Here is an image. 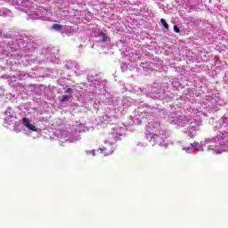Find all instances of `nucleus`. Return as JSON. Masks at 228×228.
<instances>
[{
  "instance_id": "f257e3e1",
  "label": "nucleus",
  "mask_w": 228,
  "mask_h": 228,
  "mask_svg": "<svg viewBox=\"0 0 228 228\" xmlns=\"http://www.w3.org/2000/svg\"><path fill=\"white\" fill-rule=\"evenodd\" d=\"M219 124L221 129H225L226 127L224 133H220L215 137L202 141V144L205 145L207 151L214 154H222V152H227L228 151V118L223 117L219 120Z\"/></svg>"
},
{
  "instance_id": "f03ea898",
  "label": "nucleus",
  "mask_w": 228,
  "mask_h": 228,
  "mask_svg": "<svg viewBox=\"0 0 228 228\" xmlns=\"http://www.w3.org/2000/svg\"><path fill=\"white\" fill-rule=\"evenodd\" d=\"M147 131V139L149 140L151 145H159V147H168V134L165 130H161V125L159 121L156 118H153L151 121L148 122L146 126Z\"/></svg>"
},
{
  "instance_id": "7ed1b4c3",
  "label": "nucleus",
  "mask_w": 228,
  "mask_h": 228,
  "mask_svg": "<svg viewBox=\"0 0 228 228\" xmlns=\"http://www.w3.org/2000/svg\"><path fill=\"white\" fill-rule=\"evenodd\" d=\"M167 120L169 124L173 126H177L178 127H184L187 129L185 133H189L190 138H194L197 136V131L200 129V120L194 119L191 116H176L175 114L168 115Z\"/></svg>"
},
{
  "instance_id": "20e7f679",
  "label": "nucleus",
  "mask_w": 228,
  "mask_h": 228,
  "mask_svg": "<svg viewBox=\"0 0 228 228\" xmlns=\"http://www.w3.org/2000/svg\"><path fill=\"white\" fill-rule=\"evenodd\" d=\"M110 129L111 131L109 134V140L104 142L105 146L98 150V152H100V154H104V156L113 154V151H115V142L120 140V136H123L124 133H126V128L119 126L118 125H113Z\"/></svg>"
},
{
  "instance_id": "39448f33",
  "label": "nucleus",
  "mask_w": 228,
  "mask_h": 228,
  "mask_svg": "<svg viewBox=\"0 0 228 228\" xmlns=\"http://www.w3.org/2000/svg\"><path fill=\"white\" fill-rule=\"evenodd\" d=\"M161 113H163V110L156 107H146V110H144L139 108L134 112L130 118L132 119L133 124L138 126L142 124V120H143V118L152 120L151 117H159Z\"/></svg>"
},
{
  "instance_id": "423d86ee",
  "label": "nucleus",
  "mask_w": 228,
  "mask_h": 228,
  "mask_svg": "<svg viewBox=\"0 0 228 228\" xmlns=\"http://www.w3.org/2000/svg\"><path fill=\"white\" fill-rule=\"evenodd\" d=\"M85 126H83V125H81L80 126H78L77 128H76L75 130H73L72 132H69V131H62L61 133V142L64 143V142H69V143H74V142H77V140H79V133H83L85 132Z\"/></svg>"
},
{
  "instance_id": "0eeeda50",
  "label": "nucleus",
  "mask_w": 228,
  "mask_h": 228,
  "mask_svg": "<svg viewBox=\"0 0 228 228\" xmlns=\"http://www.w3.org/2000/svg\"><path fill=\"white\" fill-rule=\"evenodd\" d=\"M51 15H53L51 11L43 9L40 12H35L28 14V19L32 20H38V19H41V20H51Z\"/></svg>"
},
{
  "instance_id": "6e6552de",
  "label": "nucleus",
  "mask_w": 228,
  "mask_h": 228,
  "mask_svg": "<svg viewBox=\"0 0 228 228\" xmlns=\"http://www.w3.org/2000/svg\"><path fill=\"white\" fill-rule=\"evenodd\" d=\"M191 149H195L198 152H202L206 149V145L202 143V141L200 143L194 142L193 143H191L190 146H183V151L186 152V154H190Z\"/></svg>"
},
{
  "instance_id": "1a4fd4ad",
  "label": "nucleus",
  "mask_w": 228,
  "mask_h": 228,
  "mask_svg": "<svg viewBox=\"0 0 228 228\" xmlns=\"http://www.w3.org/2000/svg\"><path fill=\"white\" fill-rule=\"evenodd\" d=\"M4 122L10 126V124L15 122V119L17 118L15 117V112L12 108H7V110L4 112Z\"/></svg>"
},
{
  "instance_id": "9d476101",
  "label": "nucleus",
  "mask_w": 228,
  "mask_h": 228,
  "mask_svg": "<svg viewBox=\"0 0 228 228\" xmlns=\"http://www.w3.org/2000/svg\"><path fill=\"white\" fill-rule=\"evenodd\" d=\"M165 94V89H159V85H155L151 91V97H153L154 99H159L161 95Z\"/></svg>"
},
{
  "instance_id": "9b49d317",
  "label": "nucleus",
  "mask_w": 228,
  "mask_h": 228,
  "mask_svg": "<svg viewBox=\"0 0 228 228\" xmlns=\"http://www.w3.org/2000/svg\"><path fill=\"white\" fill-rule=\"evenodd\" d=\"M22 124L28 131H38V128H37L35 125L31 124V120L28 118H23Z\"/></svg>"
},
{
  "instance_id": "f8f14e48",
  "label": "nucleus",
  "mask_w": 228,
  "mask_h": 228,
  "mask_svg": "<svg viewBox=\"0 0 228 228\" xmlns=\"http://www.w3.org/2000/svg\"><path fill=\"white\" fill-rule=\"evenodd\" d=\"M19 6H21V8H31V2L28 0H18Z\"/></svg>"
},
{
  "instance_id": "ddd939ff",
  "label": "nucleus",
  "mask_w": 228,
  "mask_h": 228,
  "mask_svg": "<svg viewBox=\"0 0 228 228\" xmlns=\"http://www.w3.org/2000/svg\"><path fill=\"white\" fill-rule=\"evenodd\" d=\"M98 37L100 38V42H102L103 44H106L107 42H110V37L106 36V34L100 32L98 34Z\"/></svg>"
},
{
  "instance_id": "4468645a",
  "label": "nucleus",
  "mask_w": 228,
  "mask_h": 228,
  "mask_svg": "<svg viewBox=\"0 0 228 228\" xmlns=\"http://www.w3.org/2000/svg\"><path fill=\"white\" fill-rule=\"evenodd\" d=\"M12 15V12L8 9H0V17H8Z\"/></svg>"
},
{
  "instance_id": "2eb2a0df",
  "label": "nucleus",
  "mask_w": 228,
  "mask_h": 228,
  "mask_svg": "<svg viewBox=\"0 0 228 228\" xmlns=\"http://www.w3.org/2000/svg\"><path fill=\"white\" fill-rule=\"evenodd\" d=\"M132 102H131V98H124L122 100V106L126 109L128 108V106H131Z\"/></svg>"
},
{
  "instance_id": "dca6fc26",
  "label": "nucleus",
  "mask_w": 228,
  "mask_h": 228,
  "mask_svg": "<svg viewBox=\"0 0 228 228\" xmlns=\"http://www.w3.org/2000/svg\"><path fill=\"white\" fill-rule=\"evenodd\" d=\"M70 97H72L71 95H62L60 99V101L61 102H67L69 101H70Z\"/></svg>"
},
{
  "instance_id": "f3484780",
  "label": "nucleus",
  "mask_w": 228,
  "mask_h": 228,
  "mask_svg": "<svg viewBox=\"0 0 228 228\" xmlns=\"http://www.w3.org/2000/svg\"><path fill=\"white\" fill-rule=\"evenodd\" d=\"M113 113H115V110L111 109L110 114L106 112V114L104 115V118L106 120H108V118H111Z\"/></svg>"
},
{
  "instance_id": "a211bd4d",
  "label": "nucleus",
  "mask_w": 228,
  "mask_h": 228,
  "mask_svg": "<svg viewBox=\"0 0 228 228\" xmlns=\"http://www.w3.org/2000/svg\"><path fill=\"white\" fill-rule=\"evenodd\" d=\"M63 26L60 25V24H53V29H55V31H60L61 29H62Z\"/></svg>"
},
{
  "instance_id": "6ab92c4d",
  "label": "nucleus",
  "mask_w": 228,
  "mask_h": 228,
  "mask_svg": "<svg viewBox=\"0 0 228 228\" xmlns=\"http://www.w3.org/2000/svg\"><path fill=\"white\" fill-rule=\"evenodd\" d=\"M172 85L175 88H179L181 86V84L179 83V81H177V79H175L173 82H172Z\"/></svg>"
},
{
  "instance_id": "aec40b11",
  "label": "nucleus",
  "mask_w": 228,
  "mask_h": 228,
  "mask_svg": "<svg viewBox=\"0 0 228 228\" xmlns=\"http://www.w3.org/2000/svg\"><path fill=\"white\" fill-rule=\"evenodd\" d=\"M160 22H161L162 26H164V28L166 29H168V23H167V20H165V19H161Z\"/></svg>"
},
{
  "instance_id": "412c9836",
  "label": "nucleus",
  "mask_w": 228,
  "mask_h": 228,
  "mask_svg": "<svg viewBox=\"0 0 228 228\" xmlns=\"http://www.w3.org/2000/svg\"><path fill=\"white\" fill-rule=\"evenodd\" d=\"M65 67L68 68L69 69H74V64L72 63V61H68Z\"/></svg>"
},
{
  "instance_id": "4be33fe9",
  "label": "nucleus",
  "mask_w": 228,
  "mask_h": 228,
  "mask_svg": "<svg viewBox=\"0 0 228 228\" xmlns=\"http://www.w3.org/2000/svg\"><path fill=\"white\" fill-rule=\"evenodd\" d=\"M191 113H193L194 115H197V113L202 114V110H200V109H191Z\"/></svg>"
},
{
  "instance_id": "5701e85b",
  "label": "nucleus",
  "mask_w": 228,
  "mask_h": 228,
  "mask_svg": "<svg viewBox=\"0 0 228 228\" xmlns=\"http://www.w3.org/2000/svg\"><path fill=\"white\" fill-rule=\"evenodd\" d=\"M86 154H87L88 156H90V154H92V156H95V150L87 151H86Z\"/></svg>"
},
{
  "instance_id": "b1692460",
  "label": "nucleus",
  "mask_w": 228,
  "mask_h": 228,
  "mask_svg": "<svg viewBox=\"0 0 228 228\" xmlns=\"http://www.w3.org/2000/svg\"><path fill=\"white\" fill-rule=\"evenodd\" d=\"M181 29H179V28L177 26H174V32L175 33H180Z\"/></svg>"
},
{
  "instance_id": "393cba45",
  "label": "nucleus",
  "mask_w": 228,
  "mask_h": 228,
  "mask_svg": "<svg viewBox=\"0 0 228 228\" xmlns=\"http://www.w3.org/2000/svg\"><path fill=\"white\" fill-rule=\"evenodd\" d=\"M66 94H69V95H70V94H72V92H74L73 90H72V88H68V89H66Z\"/></svg>"
},
{
  "instance_id": "a878e982",
  "label": "nucleus",
  "mask_w": 228,
  "mask_h": 228,
  "mask_svg": "<svg viewBox=\"0 0 228 228\" xmlns=\"http://www.w3.org/2000/svg\"><path fill=\"white\" fill-rule=\"evenodd\" d=\"M146 145H147L146 142H139V143L137 144L138 147H145Z\"/></svg>"
},
{
  "instance_id": "bb28decb",
  "label": "nucleus",
  "mask_w": 228,
  "mask_h": 228,
  "mask_svg": "<svg viewBox=\"0 0 228 228\" xmlns=\"http://www.w3.org/2000/svg\"><path fill=\"white\" fill-rule=\"evenodd\" d=\"M3 95H4V89L0 87V96H3Z\"/></svg>"
},
{
  "instance_id": "cd10ccee",
  "label": "nucleus",
  "mask_w": 228,
  "mask_h": 228,
  "mask_svg": "<svg viewBox=\"0 0 228 228\" xmlns=\"http://www.w3.org/2000/svg\"><path fill=\"white\" fill-rule=\"evenodd\" d=\"M25 77H26V75L24 74L19 75V79H25Z\"/></svg>"
},
{
  "instance_id": "c85d7f7f",
  "label": "nucleus",
  "mask_w": 228,
  "mask_h": 228,
  "mask_svg": "<svg viewBox=\"0 0 228 228\" xmlns=\"http://www.w3.org/2000/svg\"><path fill=\"white\" fill-rule=\"evenodd\" d=\"M121 69H122V70H124V69H126V68H124V66H122Z\"/></svg>"
},
{
  "instance_id": "c756f323",
  "label": "nucleus",
  "mask_w": 228,
  "mask_h": 228,
  "mask_svg": "<svg viewBox=\"0 0 228 228\" xmlns=\"http://www.w3.org/2000/svg\"><path fill=\"white\" fill-rule=\"evenodd\" d=\"M121 69H122V70H124V69H126V68H124V66H122Z\"/></svg>"
}]
</instances>
